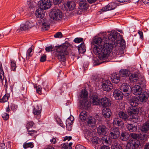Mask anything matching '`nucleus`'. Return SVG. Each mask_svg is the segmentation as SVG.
<instances>
[{
  "label": "nucleus",
  "instance_id": "nucleus-1",
  "mask_svg": "<svg viewBox=\"0 0 149 149\" xmlns=\"http://www.w3.org/2000/svg\"><path fill=\"white\" fill-rule=\"evenodd\" d=\"M125 45V42L124 39L120 38L118 39L116 42H115L114 44L108 42L105 44L104 48L102 51V47L101 46H97V47L94 48L93 52L95 54L98 53L99 52L101 51V53L99 56L101 59L104 58H107L109 56L110 53L113 49L116 51L115 52H118V49L120 47H123Z\"/></svg>",
  "mask_w": 149,
  "mask_h": 149
},
{
  "label": "nucleus",
  "instance_id": "nucleus-2",
  "mask_svg": "<svg viewBox=\"0 0 149 149\" xmlns=\"http://www.w3.org/2000/svg\"><path fill=\"white\" fill-rule=\"evenodd\" d=\"M43 11V10L39 7L36 10L35 14L36 17L40 18V19L38 20V24L40 26L42 30L45 31L48 30L50 24L46 19L44 18L45 14Z\"/></svg>",
  "mask_w": 149,
  "mask_h": 149
},
{
  "label": "nucleus",
  "instance_id": "nucleus-3",
  "mask_svg": "<svg viewBox=\"0 0 149 149\" xmlns=\"http://www.w3.org/2000/svg\"><path fill=\"white\" fill-rule=\"evenodd\" d=\"M69 46L68 43L65 42L61 45L55 46L56 56L60 61L64 62L65 61V56L68 54L67 48Z\"/></svg>",
  "mask_w": 149,
  "mask_h": 149
},
{
  "label": "nucleus",
  "instance_id": "nucleus-4",
  "mask_svg": "<svg viewBox=\"0 0 149 149\" xmlns=\"http://www.w3.org/2000/svg\"><path fill=\"white\" fill-rule=\"evenodd\" d=\"M88 93L86 90L81 91L79 97V107L80 109H87L91 106V103L88 99Z\"/></svg>",
  "mask_w": 149,
  "mask_h": 149
},
{
  "label": "nucleus",
  "instance_id": "nucleus-5",
  "mask_svg": "<svg viewBox=\"0 0 149 149\" xmlns=\"http://www.w3.org/2000/svg\"><path fill=\"white\" fill-rule=\"evenodd\" d=\"M102 40L101 38L95 37L93 39L92 41L91 42V44L92 45L96 46L93 49V53L96 55H98V57L100 59V60H105L107 59V58H104L102 59H101L99 57V56L100 54L101 53V51H100V52H99V51H98V52H99V53H98L95 54L93 50L94 48H95V47H97V46L99 47V46H101L102 47V48L101 49V51H102V49H103L104 48L105 44L107 43V42H104V45H102V44L103 45V44L102 43Z\"/></svg>",
  "mask_w": 149,
  "mask_h": 149
},
{
  "label": "nucleus",
  "instance_id": "nucleus-6",
  "mask_svg": "<svg viewBox=\"0 0 149 149\" xmlns=\"http://www.w3.org/2000/svg\"><path fill=\"white\" fill-rule=\"evenodd\" d=\"M51 18L54 20L61 19L63 16L62 13L58 9L54 8L51 10L49 13Z\"/></svg>",
  "mask_w": 149,
  "mask_h": 149
},
{
  "label": "nucleus",
  "instance_id": "nucleus-7",
  "mask_svg": "<svg viewBox=\"0 0 149 149\" xmlns=\"http://www.w3.org/2000/svg\"><path fill=\"white\" fill-rule=\"evenodd\" d=\"M140 145V142L138 140L134 139L130 140L127 144L126 149H138Z\"/></svg>",
  "mask_w": 149,
  "mask_h": 149
},
{
  "label": "nucleus",
  "instance_id": "nucleus-8",
  "mask_svg": "<svg viewBox=\"0 0 149 149\" xmlns=\"http://www.w3.org/2000/svg\"><path fill=\"white\" fill-rule=\"evenodd\" d=\"M35 25V24L31 21H27L24 24L20 25V28L17 30L18 33L19 32L21 31H25L29 29L30 28L33 27Z\"/></svg>",
  "mask_w": 149,
  "mask_h": 149
},
{
  "label": "nucleus",
  "instance_id": "nucleus-9",
  "mask_svg": "<svg viewBox=\"0 0 149 149\" xmlns=\"http://www.w3.org/2000/svg\"><path fill=\"white\" fill-rule=\"evenodd\" d=\"M51 2L50 0H42L38 2V6L43 10L48 9L51 6Z\"/></svg>",
  "mask_w": 149,
  "mask_h": 149
},
{
  "label": "nucleus",
  "instance_id": "nucleus-10",
  "mask_svg": "<svg viewBox=\"0 0 149 149\" xmlns=\"http://www.w3.org/2000/svg\"><path fill=\"white\" fill-rule=\"evenodd\" d=\"M120 34L115 31H112L110 33L109 35L108 39L111 42H108L114 44L115 42H116L118 39V37L120 36Z\"/></svg>",
  "mask_w": 149,
  "mask_h": 149
},
{
  "label": "nucleus",
  "instance_id": "nucleus-11",
  "mask_svg": "<svg viewBox=\"0 0 149 149\" xmlns=\"http://www.w3.org/2000/svg\"><path fill=\"white\" fill-rule=\"evenodd\" d=\"M120 89L123 92L124 96H127L129 95L131 88L128 84L124 83L121 86Z\"/></svg>",
  "mask_w": 149,
  "mask_h": 149
},
{
  "label": "nucleus",
  "instance_id": "nucleus-12",
  "mask_svg": "<svg viewBox=\"0 0 149 149\" xmlns=\"http://www.w3.org/2000/svg\"><path fill=\"white\" fill-rule=\"evenodd\" d=\"M142 130L143 132V136L145 138L149 136V122H146L142 126Z\"/></svg>",
  "mask_w": 149,
  "mask_h": 149
},
{
  "label": "nucleus",
  "instance_id": "nucleus-13",
  "mask_svg": "<svg viewBox=\"0 0 149 149\" xmlns=\"http://www.w3.org/2000/svg\"><path fill=\"white\" fill-rule=\"evenodd\" d=\"M131 90L134 95H140L142 92V89L141 86L138 85L133 87Z\"/></svg>",
  "mask_w": 149,
  "mask_h": 149
},
{
  "label": "nucleus",
  "instance_id": "nucleus-14",
  "mask_svg": "<svg viewBox=\"0 0 149 149\" xmlns=\"http://www.w3.org/2000/svg\"><path fill=\"white\" fill-rule=\"evenodd\" d=\"M100 99L97 95H93L91 96L90 100L93 104L94 105H98L100 104Z\"/></svg>",
  "mask_w": 149,
  "mask_h": 149
},
{
  "label": "nucleus",
  "instance_id": "nucleus-15",
  "mask_svg": "<svg viewBox=\"0 0 149 149\" xmlns=\"http://www.w3.org/2000/svg\"><path fill=\"white\" fill-rule=\"evenodd\" d=\"M124 95V93L118 89H115L113 92V95L116 100L122 99Z\"/></svg>",
  "mask_w": 149,
  "mask_h": 149
},
{
  "label": "nucleus",
  "instance_id": "nucleus-16",
  "mask_svg": "<svg viewBox=\"0 0 149 149\" xmlns=\"http://www.w3.org/2000/svg\"><path fill=\"white\" fill-rule=\"evenodd\" d=\"M79 8L82 10H86L88 7V4L85 0H79Z\"/></svg>",
  "mask_w": 149,
  "mask_h": 149
},
{
  "label": "nucleus",
  "instance_id": "nucleus-17",
  "mask_svg": "<svg viewBox=\"0 0 149 149\" xmlns=\"http://www.w3.org/2000/svg\"><path fill=\"white\" fill-rule=\"evenodd\" d=\"M102 86L103 90L107 91H110L113 88L112 84L111 83H108L107 82L103 83Z\"/></svg>",
  "mask_w": 149,
  "mask_h": 149
},
{
  "label": "nucleus",
  "instance_id": "nucleus-18",
  "mask_svg": "<svg viewBox=\"0 0 149 149\" xmlns=\"http://www.w3.org/2000/svg\"><path fill=\"white\" fill-rule=\"evenodd\" d=\"M109 99L106 97L103 98L100 100V103L102 106L103 107H107L109 106L111 103Z\"/></svg>",
  "mask_w": 149,
  "mask_h": 149
},
{
  "label": "nucleus",
  "instance_id": "nucleus-19",
  "mask_svg": "<svg viewBox=\"0 0 149 149\" xmlns=\"http://www.w3.org/2000/svg\"><path fill=\"white\" fill-rule=\"evenodd\" d=\"M86 121L89 126L93 127L96 126V121L94 118L92 116L89 117L87 118Z\"/></svg>",
  "mask_w": 149,
  "mask_h": 149
},
{
  "label": "nucleus",
  "instance_id": "nucleus-20",
  "mask_svg": "<svg viewBox=\"0 0 149 149\" xmlns=\"http://www.w3.org/2000/svg\"><path fill=\"white\" fill-rule=\"evenodd\" d=\"M118 115L121 120L124 121L129 120V116L125 112L123 111H119L118 113Z\"/></svg>",
  "mask_w": 149,
  "mask_h": 149
},
{
  "label": "nucleus",
  "instance_id": "nucleus-21",
  "mask_svg": "<svg viewBox=\"0 0 149 149\" xmlns=\"http://www.w3.org/2000/svg\"><path fill=\"white\" fill-rule=\"evenodd\" d=\"M107 132V129L106 127L103 125H100L97 129V132L100 135H105Z\"/></svg>",
  "mask_w": 149,
  "mask_h": 149
},
{
  "label": "nucleus",
  "instance_id": "nucleus-22",
  "mask_svg": "<svg viewBox=\"0 0 149 149\" xmlns=\"http://www.w3.org/2000/svg\"><path fill=\"white\" fill-rule=\"evenodd\" d=\"M111 80L112 83L118 84L120 81V77L118 74L114 73L111 76Z\"/></svg>",
  "mask_w": 149,
  "mask_h": 149
},
{
  "label": "nucleus",
  "instance_id": "nucleus-23",
  "mask_svg": "<svg viewBox=\"0 0 149 149\" xmlns=\"http://www.w3.org/2000/svg\"><path fill=\"white\" fill-rule=\"evenodd\" d=\"M136 83L140 85L142 87L145 88L146 86L145 85L146 80L144 76L143 75H139V77L138 79V81Z\"/></svg>",
  "mask_w": 149,
  "mask_h": 149
},
{
  "label": "nucleus",
  "instance_id": "nucleus-24",
  "mask_svg": "<svg viewBox=\"0 0 149 149\" xmlns=\"http://www.w3.org/2000/svg\"><path fill=\"white\" fill-rule=\"evenodd\" d=\"M103 116L106 118H109L111 115V110L109 109L104 108L102 111Z\"/></svg>",
  "mask_w": 149,
  "mask_h": 149
},
{
  "label": "nucleus",
  "instance_id": "nucleus-25",
  "mask_svg": "<svg viewBox=\"0 0 149 149\" xmlns=\"http://www.w3.org/2000/svg\"><path fill=\"white\" fill-rule=\"evenodd\" d=\"M149 97L148 93L146 91L143 92L139 97L140 100L143 102H146Z\"/></svg>",
  "mask_w": 149,
  "mask_h": 149
},
{
  "label": "nucleus",
  "instance_id": "nucleus-26",
  "mask_svg": "<svg viewBox=\"0 0 149 149\" xmlns=\"http://www.w3.org/2000/svg\"><path fill=\"white\" fill-rule=\"evenodd\" d=\"M138 99L135 97H133L132 98L130 99L129 102L130 105L132 107H135L138 105Z\"/></svg>",
  "mask_w": 149,
  "mask_h": 149
},
{
  "label": "nucleus",
  "instance_id": "nucleus-27",
  "mask_svg": "<svg viewBox=\"0 0 149 149\" xmlns=\"http://www.w3.org/2000/svg\"><path fill=\"white\" fill-rule=\"evenodd\" d=\"M113 125L118 126H121L123 125V121L118 118H114L113 119Z\"/></svg>",
  "mask_w": 149,
  "mask_h": 149
},
{
  "label": "nucleus",
  "instance_id": "nucleus-28",
  "mask_svg": "<svg viewBox=\"0 0 149 149\" xmlns=\"http://www.w3.org/2000/svg\"><path fill=\"white\" fill-rule=\"evenodd\" d=\"M126 127L130 132H135L137 130V126L134 124H128L127 125Z\"/></svg>",
  "mask_w": 149,
  "mask_h": 149
},
{
  "label": "nucleus",
  "instance_id": "nucleus-29",
  "mask_svg": "<svg viewBox=\"0 0 149 149\" xmlns=\"http://www.w3.org/2000/svg\"><path fill=\"white\" fill-rule=\"evenodd\" d=\"M130 73V71L127 70L122 69L119 72V75L123 77H127L128 76Z\"/></svg>",
  "mask_w": 149,
  "mask_h": 149
},
{
  "label": "nucleus",
  "instance_id": "nucleus-30",
  "mask_svg": "<svg viewBox=\"0 0 149 149\" xmlns=\"http://www.w3.org/2000/svg\"><path fill=\"white\" fill-rule=\"evenodd\" d=\"M66 7L70 10H73L76 6L75 3L73 1H68L65 4Z\"/></svg>",
  "mask_w": 149,
  "mask_h": 149
},
{
  "label": "nucleus",
  "instance_id": "nucleus-31",
  "mask_svg": "<svg viewBox=\"0 0 149 149\" xmlns=\"http://www.w3.org/2000/svg\"><path fill=\"white\" fill-rule=\"evenodd\" d=\"M134 107H132L129 108L127 110V112L129 115L138 113V111L134 108Z\"/></svg>",
  "mask_w": 149,
  "mask_h": 149
},
{
  "label": "nucleus",
  "instance_id": "nucleus-32",
  "mask_svg": "<svg viewBox=\"0 0 149 149\" xmlns=\"http://www.w3.org/2000/svg\"><path fill=\"white\" fill-rule=\"evenodd\" d=\"M42 108L38 105H35L33 110V112L34 114L38 115L40 114Z\"/></svg>",
  "mask_w": 149,
  "mask_h": 149
},
{
  "label": "nucleus",
  "instance_id": "nucleus-33",
  "mask_svg": "<svg viewBox=\"0 0 149 149\" xmlns=\"http://www.w3.org/2000/svg\"><path fill=\"white\" fill-rule=\"evenodd\" d=\"M130 136L126 132H122L121 135L120 139L122 141H126L128 139Z\"/></svg>",
  "mask_w": 149,
  "mask_h": 149
},
{
  "label": "nucleus",
  "instance_id": "nucleus-34",
  "mask_svg": "<svg viewBox=\"0 0 149 149\" xmlns=\"http://www.w3.org/2000/svg\"><path fill=\"white\" fill-rule=\"evenodd\" d=\"M139 75L136 74H132L130 77L129 79L131 81L134 82H137L138 79L139 77Z\"/></svg>",
  "mask_w": 149,
  "mask_h": 149
},
{
  "label": "nucleus",
  "instance_id": "nucleus-35",
  "mask_svg": "<svg viewBox=\"0 0 149 149\" xmlns=\"http://www.w3.org/2000/svg\"><path fill=\"white\" fill-rule=\"evenodd\" d=\"M78 50L79 53H84L86 52V47L84 43H81L79 45Z\"/></svg>",
  "mask_w": 149,
  "mask_h": 149
},
{
  "label": "nucleus",
  "instance_id": "nucleus-36",
  "mask_svg": "<svg viewBox=\"0 0 149 149\" xmlns=\"http://www.w3.org/2000/svg\"><path fill=\"white\" fill-rule=\"evenodd\" d=\"M108 10H111L114 9L117 6V4L114 2H112L109 3L107 5Z\"/></svg>",
  "mask_w": 149,
  "mask_h": 149
},
{
  "label": "nucleus",
  "instance_id": "nucleus-37",
  "mask_svg": "<svg viewBox=\"0 0 149 149\" xmlns=\"http://www.w3.org/2000/svg\"><path fill=\"white\" fill-rule=\"evenodd\" d=\"M80 119L82 121H84L86 120L87 118L86 113L85 111H82L79 115Z\"/></svg>",
  "mask_w": 149,
  "mask_h": 149
},
{
  "label": "nucleus",
  "instance_id": "nucleus-38",
  "mask_svg": "<svg viewBox=\"0 0 149 149\" xmlns=\"http://www.w3.org/2000/svg\"><path fill=\"white\" fill-rule=\"evenodd\" d=\"M91 141L92 143L95 145L99 144L100 142L99 138L96 136L92 137L91 139Z\"/></svg>",
  "mask_w": 149,
  "mask_h": 149
},
{
  "label": "nucleus",
  "instance_id": "nucleus-39",
  "mask_svg": "<svg viewBox=\"0 0 149 149\" xmlns=\"http://www.w3.org/2000/svg\"><path fill=\"white\" fill-rule=\"evenodd\" d=\"M33 147L34 145L32 142L27 143L25 142L23 144V147L24 149H26L29 148H32Z\"/></svg>",
  "mask_w": 149,
  "mask_h": 149
},
{
  "label": "nucleus",
  "instance_id": "nucleus-40",
  "mask_svg": "<svg viewBox=\"0 0 149 149\" xmlns=\"http://www.w3.org/2000/svg\"><path fill=\"white\" fill-rule=\"evenodd\" d=\"M9 97V95L8 94L4 95L1 99H0V102L4 103L6 102L8 100Z\"/></svg>",
  "mask_w": 149,
  "mask_h": 149
},
{
  "label": "nucleus",
  "instance_id": "nucleus-41",
  "mask_svg": "<svg viewBox=\"0 0 149 149\" xmlns=\"http://www.w3.org/2000/svg\"><path fill=\"white\" fill-rule=\"evenodd\" d=\"M34 88L36 89L37 92L39 94H41L42 93V87L40 86H37L34 85Z\"/></svg>",
  "mask_w": 149,
  "mask_h": 149
},
{
  "label": "nucleus",
  "instance_id": "nucleus-42",
  "mask_svg": "<svg viewBox=\"0 0 149 149\" xmlns=\"http://www.w3.org/2000/svg\"><path fill=\"white\" fill-rule=\"evenodd\" d=\"M72 120H71L70 118H68L66 121V127H70L72 123H73L72 121Z\"/></svg>",
  "mask_w": 149,
  "mask_h": 149
},
{
  "label": "nucleus",
  "instance_id": "nucleus-43",
  "mask_svg": "<svg viewBox=\"0 0 149 149\" xmlns=\"http://www.w3.org/2000/svg\"><path fill=\"white\" fill-rule=\"evenodd\" d=\"M11 69L13 71H15L17 67L15 62L14 61L11 60Z\"/></svg>",
  "mask_w": 149,
  "mask_h": 149
},
{
  "label": "nucleus",
  "instance_id": "nucleus-44",
  "mask_svg": "<svg viewBox=\"0 0 149 149\" xmlns=\"http://www.w3.org/2000/svg\"><path fill=\"white\" fill-rule=\"evenodd\" d=\"M110 133L111 134H117L118 135H120V132L119 130L117 128H113L111 129Z\"/></svg>",
  "mask_w": 149,
  "mask_h": 149
},
{
  "label": "nucleus",
  "instance_id": "nucleus-45",
  "mask_svg": "<svg viewBox=\"0 0 149 149\" xmlns=\"http://www.w3.org/2000/svg\"><path fill=\"white\" fill-rule=\"evenodd\" d=\"M32 47H30L26 53V56L30 57L33 54V52H32Z\"/></svg>",
  "mask_w": 149,
  "mask_h": 149
},
{
  "label": "nucleus",
  "instance_id": "nucleus-46",
  "mask_svg": "<svg viewBox=\"0 0 149 149\" xmlns=\"http://www.w3.org/2000/svg\"><path fill=\"white\" fill-rule=\"evenodd\" d=\"M4 73L2 69V67L1 65H0V79L2 80L4 78Z\"/></svg>",
  "mask_w": 149,
  "mask_h": 149
},
{
  "label": "nucleus",
  "instance_id": "nucleus-47",
  "mask_svg": "<svg viewBox=\"0 0 149 149\" xmlns=\"http://www.w3.org/2000/svg\"><path fill=\"white\" fill-rule=\"evenodd\" d=\"M67 143L61 144L62 149H72V147L68 146Z\"/></svg>",
  "mask_w": 149,
  "mask_h": 149
},
{
  "label": "nucleus",
  "instance_id": "nucleus-48",
  "mask_svg": "<svg viewBox=\"0 0 149 149\" xmlns=\"http://www.w3.org/2000/svg\"><path fill=\"white\" fill-rule=\"evenodd\" d=\"M34 125V123L31 121L29 122L26 125V128L28 129H29L30 128H31L32 127H33Z\"/></svg>",
  "mask_w": 149,
  "mask_h": 149
},
{
  "label": "nucleus",
  "instance_id": "nucleus-49",
  "mask_svg": "<svg viewBox=\"0 0 149 149\" xmlns=\"http://www.w3.org/2000/svg\"><path fill=\"white\" fill-rule=\"evenodd\" d=\"M2 116L4 120H7L9 117V115L7 113H4L2 114Z\"/></svg>",
  "mask_w": 149,
  "mask_h": 149
},
{
  "label": "nucleus",
  "instance_id": "nucleus-50",
  "mask_svg": "<svg viewBox=\"0 0 149 149\" xmlns=\"http://www.w3.org/2000/svg\"><path fill=\"white\" fill-rule=\"evenodd\" d=\"M131 137L134 139H138V136H139V134L136 133H131L130 134Z\"/></svg>",
  "mask_w": 149,
  "mask_h": 149
},
{
  "label": "nucleus",
  "instance_id": "nucleus-51",
  "mask_svg": "<svg viewBox=\"0 0 149 149\" xmlns=\"http://www.w3.org/2000/svg\"><path fill=\"white\" fill-rule=\"evenodd\" d=\"M110 137L112 139H116L119 136V135L117 133V134H111L110 133Z\"/></svg>",
  "mask_w": 149,
  "mask_h": 149
},
{
  "label": "nucleus",
  "instance_id": "nucleus-52",
  "mask_svg": "<svg viewBox=\"0 0 149 149\" xmlns=\"http://www.w3.org/2000/svg\"><path fill=\"white\" fill-rule=\"evenodd\" d=\"M83 40L82 38H75L74 40V41L76 43H78L82 42Z\"/></svg>",
  "mask_w": 149,
  "mask_h": 149
},
{
  "label": "nucleus",
  "instance_id": "nucleus-53",
  "mask_svg": "<svg viewBox=\"0 0 149 149\" xmlns=\"http://www.w3.org/2000/svg\"><path fill=\"white\" fill-rule=\"evenodd\" d=\"M54 37L56 38H61L62 37V34L61 32H58L54 35Z\"/></svg>",
  "mask_w": 149,
  "mask_h": 149
},
{
  "label": "nucleus",
  "instance_id": "nucleus-54",
  "mask_svg": "<svg viewBox=\"0 0 149 149\" xmlns=\"http://www.w3.org/2000/svg\"><path fill=\"white\" fill-rule=\"evenodd\" d=\"M142 133L143 135L142 134H141L140 135L139 134V136H138V139L139 140H143V141H145L147 138H144L143 136V132Z\"/></svg>",
  "mask_w": 149,
  "mask_h": 149
},
{
  "label": "nucleus",
  "instance_id": "nucleus-55",
  "mask_svg": "<svg viewBox=\"0 0 149 149\" xmlns=\"http://www.w3.org/2000/svg\"><path fill=\"white\" fill-rule=\"evenodd\" d=\"M102 140H103V141L102 142V143L104 144H106L108 146L110 144V141H109L108 140H107V139H105V138H104Z\"/></svg>",
  "mask_w": 149,
  "mask_h": 149
},
{
  "label": "nucleus",
  "instance_id": "nucleus-56",
  "mask_svg": "<svg viewBox=\"0 0 149 149\" xmlns=\"http://www.w3.org/2000/svg\"><path fill=\"white\" fill-rule=\"evenodd\" d=\"M46 56L45 54H43V56L41 57L40 61L41 62H44L46 60Z\"/></svg>",
  "mask_w": 149,
  "mask_h": 149
},
{
  "label": "nucleus",
  "instance_id": "nucleus-57",
  "mask_svg": "<svg viewBox=\"0 0 149 149\" xmlns=\"http://www.w3.org/2000/svg\"><path fill=\"white\" fill-rule=\"evenodd\" d=\"M111 149H123L122 146L120 145H117L115 146H112Z\"/></svg>",
  "mask_w": 149,
  "mask_h": 149
},
{
  "label": "nucleus",
  "instance_id": "nucleus-58",
  "mask_svg": "<svg viewBox=\"0 0 149 149\" xmlns=\"http://www.w3.org/2000/svg\"><path fill=\"white\" fill-rule=\"evenodd\" d=\"M75 149H86V148L80 145H79L76 146Z\"/></svg>",
  "mask_w": 149,
  "mask_h": 149
},
{
  "label": "nucleus",
  "instance_id": "nucleus-59",
  "mask_svg": "<svg viewBox=\"0 0 149 149\" xmlns=\"http://www.w3.org/2000/svg\"><path fill=\"white\" fill-rule=\"evenodd\" d=\"M63 0H53V3L55 5L59 4L61 3Z\"/></svg>",
  "mask_w": 149,
  "mask_h": 149
},
{
  "label": "nucleus",
  "instance_id": "nucleus-60",
  "mask_svg": "<svg viewBox=\"0 0 149 149\" xmlns=\"http://www.w3.org/2000/svg\"><path fill=\"white\" fill-rule=\"evenodd\" d=\"M52 46H50L46 47L45 48V50L46 51L49 52L52 51Z\"/></svg>",
  "mask_w": 149,
  "mask_h": 149
},
{
  "label": "nucleus",
  "instance_id": "nucleus-61",
  "mask_svg": "<svg viewBox=\"0 0 149 149\" xmlns=\"http://www.w3.org/2000/svg\"><path fill=\"white\" fill-rule=\"evenodd\" d=\"M28 134L31 136H32L35 133H36V132L35 130H28Z\"/></svg>",
  "mask_w": 149,
  "mask_h": 149
},
{
  "label": "nucleus",
  "instance_id": "nucleus-62",
  "mask_svg": "<svg viewBox=\"0 0 149 149\" xmlns=\"http://www.w3.org/2000/svg\"><path fill=\"white\" fill-rule=\"evenodd\" d=\"M138 33L140 36V38L142 40L143 39V34L142 31H139L138 32Z\"/></svg>",
  "mask_w": 149,
  "mask_h": 149
},
{
  "label": "nucleus",
  "instance_id": "nucleus-63",
  "mask_svg": "<svg viewBox=\"0 0 149 149\" xmlns=\"http://www.w3.org/2000/svg\"><path fill=\"white\" fill-rule=\"evenodd\" d=\"M102 11L103 12H104L105 11L109 10H108V7L107 6H105L104 8H102L101 9Z\"/></svg>",
  "mask_w": 149,
  "mask_h": 149
},
{
  "label": "nucleus",
  "instance_id": "nucleus-64",
  "mask_svg": "<svg viewBox=\"0 0 149 149\" xmlns=\"http://www.w3.org/2000/svg\"><path fill=\"white\" fill-rule=\"evenodd\" d=\"M72 138L71 136H66L64 138V139L63 140V141H66V140H68V141H69L70 140L72 139Z\"/></svg>",
  "mask_w": 149,
  "mask_h": 149
}]
</instances>
